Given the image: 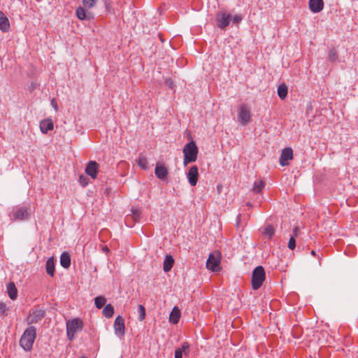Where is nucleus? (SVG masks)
I'll use <instances>...</instances> for the list:
<instances>
[{
  "label": "nucleus",
  "mask_w": 358,
  "mask_h": 358,
  "mask_svg": "<svg viewBox=\"0 0 358 358\" xmlns=\"http://www.w3.org/2000/svg\"><path fill=\"white\" fill-rule=\"evenodd\" d=\"M36 337V329L30 326L25 329L20 339V347L27 352L32 350L33 344Z\"/></svg>",
  "instance_id": "f257e3e1"
},
{
  "label": "nucleus",
  "mask_w": 358,
  "mask_h": 358,
  "mask_svg": "<svg viewBox=\"0 0 358 358\" xmlns=\"http://www.w3.org/2000/svg\"><path fill=\"white\" fill-rule=\"evenodd\" d=\"M30 206L29 204L18 205L13 208L9 217L13 221H22L29 217Z\"/></svg>",
  "instance_id": "f03ea898"
},
{
  "label": "nucleus",
  "mask_w": 358,
  "mask_h": 358,
  "mask_svg": "<svg viewBox=\"0 0 358 358\" xmlns=\"http://www.w3.org/2000/svg\"><path fill=\"white\" fill-rule=\"evenodd\" d=\"M184 153V165L186 166L187 164L194 162L197 159L198 148L194 141H191L187 143L183 148Z\"/></svg>",
  "instance_id": "7ed1b4c3"
},
{
  "label": "nucleus",
  "mask_w": 358,
  "mask_h": 358,
  "mask_svg": "<svg viewBox=\"0 0 358 358\" xmlns=\"http://www.w3.org/2000/svg\"><path fill=\"white\" fill-rule=\"evenodd\" d=\"M266 279V273L264 268L262 266H257L252 273V287L254 290H257L261 287Z\"/></svg>",
  "instance_id": "20e7f679"
},
{
  "label": "nucleus",
  "mask_w": 358,
  "mask_h": 358,
  "mask_svg": "<svg viewBox=\"0 0 358 358\" xmlns=\"http://www.w3.org/2000/svg\"><path fill=\"white\" fill-rule=\"evenodd\" d=\"M83 327V322L79 319L68 321L66 323V334L69 340L72 341L74 338L75 334L78 331H81Z\"/></svg>",
  "instance_id": "39448f33"
},
{
  "label": "nucleus",
  "mask_w": 358,
  "mask_h": 358,
  "mask_svg": "<svg viewBox=\"0 0 358 358\" xmlns=\"http://www.w3.org/2000/svg\"><path fill=\"white\" fill-rule=\"evenodd\" d=\"M238 121L243 126L251 122L250 110L245 104L240 106L238 113Z\"/></svg>",
  "instance_id": "423d86ee"
},
{
  "label": "nucleus",
  "mask_w": 358,
  "mask_h": 358,
  "mask_svg": "<svg viewBox=\"0 0 358 358\" xmlns=\"http://www.w3.org/2000/svg\"><path fill=\"white\" fill-rule=\"evenodd\" d=\"M231 20V15L229 13H227L224 11H219L216 14V20L217 22V27L222 29L227 27Z\"/></svg>",
  "instance_id": "0eeeda50"
},
{
  "label": "nucleus",
  "mask_w": 358,
  "mask_h": 358,
  "mask_svg": "<svg viewBox=\"0 0 358 358\" xmlns=\"http://www.w3.org/2000/svg\"><path fill=\"white\" fill-rule=\"evenodd\" d=\"M45 311L43 310H30L27 318L28 324H36L45 317Z\"/></svg>",
  "instance_id": "6e6552de"
},
{
  "label": "nucleus",
  "mask_w": 358,
  "mask_h": 358,
  "mask_svg": "<svg viewBox=\"0 0 358 358\" xmlns=\"http://www.w3.org/2000/svg\"><path fill=\"white\" fill-rule=\"evenodd\" d=\"M220 258L214 253H210L206 262V268L216 272L220 269Z\"/></svg>",
  "instance_id": "1a4fd4ad"
},
{
  "label": "nucleus",
  "mask_w": 358,
  "mask_h": 358,
  "mask_svg": "<svg viewBox=\"0 0 358 358\" xmlns=\"http://www.w3.org/2000/svg\"><path fill=\"white\" fill-rule=\"evenodd\" d=\"M114 331L116 336L122 337L125 334L124 319L119 315L114 322Z\"/></svg>",
  "instance_id": "9d476101"
},
{
  "label": "nucleus",
  "mask_w": 358,
  "mask_h": 358,
  "mask_svg": "<svg viewBox=\"0 0 358 358\" xmlns=\"http://www.w3.org/2000/svg\"><path fill=\"white\" fill-rule=\"evenodd\" d=\"M99 164L95 161H90L88 162L85 167V173L90 176L92 179H96L97 177Z\"/></svg>",
  "instance_id": "9b49d317"
},
{
  "label": "nucleus",
  "mask_w": 358,
  "mask_h": 358,
  "mask_svg": "<svg viewBox=\"0 0 358 358\" xmlns=\"http://www.w3.org/2000/svg\"><path fill=\"white\" fill-rule=\"evenodd\" d=\"M293 158V150L291 148H285L282 150L280 157V164L282 166H287L289 164L288 161Z\"/></svg>",
  "instance_id": "f8f14e48"
},
{
  "label": "nucleus",
  "mask_w": 358,
  "mask_h": 358,
  "mask_svg": "<svg viewBox=\"0 0 358 358\" xmlns=\"http://www.w3.org/2000/svg\"><path fill=\"white\" fill-rule=\"evenodd\" d=\"M199 173L196 166H192L187 173V179L192 186H195L198 181Z\"/></svg>",
  "instance_id": "ddd939ff"
},
{
  "label": "nucleus",
  "mask_w": 358,
  "mask_h": 358,
  "mask_svg": "<svg viewBox=\"0 0 358 358\" xmlns=\"http://www.w3.org/2000/svg\"><path fill=\"white\" fill-rule=\"evenodd\" d=\"M155 173L156 177L159 180H165L168 175L167 168L163 164H157Z\"/></svg>",
  "instance_id": "4468645a"
},
{
  "label": "nucleus",
  "mask_w": 358,
  "mask_h": 358,
  "mask_svg": "<svg viewBox=\"0 0 358 358\" xmlns=\"http://www.w3.org/2000/svg\"><path fill=\"white\" fill-rule=\"evenodd\" d=\"M308 6L312 12L317 13L323 10L324 1L323 0H309Z\"/></svg>",
  "instance_id": "2eb2a0df"
},
{
  "label": "nucleus",
  "mask_w": 358,
  "mask_h": 358,
  "mask_svg": "<svg viewBox=\"0 0 358 358\" xmlns=\"http://www.w3.org/2000/svg\"><path fill=\"white\" fill-rule=\"evenodd\" d=\"M54 128L53 122L50 119H45L40 122V129L42 133L47 134Z\"/></svg>",
  "instance_id": "dca6fc26"
},
{
  "label": "nucleus",
  "mask_w": 358,
  "mask_h": 358,
  "mask_svg": "<svg viewBox=\"0 0 358 358\" xmlns=\"http://www.w3.org/2000/svg\"><path fill=\"white\" fill-rule=\"evenodd\" d=\"M10 28V23L8 17L2 11H0V30L3 32H7Z\"/></svg>",
  "instance_id": "f3484780"
},
{
  "label": "nucleus",
  "mask_w": 358,
  "mask_h": 358,
  "mask_svg": "<svg viewBox=\"0 0 358 358\" xmlns=\"http://www.w3.org/2000/svg\"><path fill=\"white\" fill-rule=\"evenodd\" d=\"M45 271L48 275L53 277L55 275V259L53 257L48 258L45 264Z\"/></svg>",
  "instance_id": "a211bd4d"
},
{
  "label": "nucleus",
  "mask_w": 358,
  "mask_h": 358,
  "mask_svg": "<svg viewBox=\"0 0 358 358\" xmlns=\"http://www.w3.org/2000/svg\"><path fill=\"white\" fill-rule=\"evenodd\" d=\"M7 292L10 299L15 300L17 297V290L13 282L7 285Z\"/></svg>",
  "instance_id": "6ab92c4d"
},
{
  "label": "nucleus",
  "mask_w": 358,
  "mask_h": 358,
  "mask_svg": "<svg viewBox=\"0 0 358 358\" xmlns=\"http://www.w3.org/2000/svg\"><path fill=\"white\" fill-rule=\"evenodd\" d=\"M174 264V259L171 255H166L164 264H163V269L164 272H169L171 270L172 267Z\"/></svg>",
  "instance_id": "aec40b11"
},
{
  "label": "nucleus",
  "mask_w": 358,
  "mask_h": 358,
  "mask_svg": "<svg viewBox=\"0 0 358 358\" xmlns=\"http://www.w3.org/2000/svg\"><path fill=\"white\" fill-rule=\"evenodd\" d=\"M61 266L64 268H69L71 265V256L68 252H63L60 257Z\"/></svg>",
  "instance_id": "412c9836"
},
{
  "label": "nucleus",
  "mask_w": 358,
  "mask_h": 358,
  "mask_svg": "<svg viewBox=\"0 0 358 358\" xmlns=\"http://www.w3.org/2000/svg\"><path fill=\"white\" fill-rule=\"evenodd\" d=\"M180 317V311L176 306H175L171 312L169 321L173 324H177L179 321Z\"/></svg>",
  "instance_id": "4be33fe9"
},
{
  "label": "nucleus",
  "mask_w": 358,
  "mask_h": 358,
  "mask_svg": "<svg viewBox=\"0 0 358 358\" xmlns=\"http://www.w3.org/2000/svg\"><path fill=\"white\" fill-rule=\"evenodd\" d=\"M76 16L80 20H90L91 19L90 15L87 14L85 9L83 7L79 6L76 10Z\"/></svg>",
  "instance_id": "5701e85b"
},
{
  "label": "nucleus",
  "mask_w": 358,
  "mask_h": 358,
  "mask_svg": "<svg viewBox=\"0 0 358 358\" xmlns=\"http://www.w3.org/2000/svg\"><path fill=\"white\" fill-rule=\"evenodd\" d=\"M278 95L281 99H285L287 95L288 88L285 84L280 85L278 87Z\"/></svg>",
  "instance_id": "b1692460"
},
{
  "label": "nucleus",
  "mask_w": 358,
  "mask_h": 358,
  "mask_svg": "<svg viewBox=\"0 0 358 358\" xmlns=\"http://www.w3.org/2000/svg\"><path fill=\"white\" fill-rule=\"evenodd\" d=\"M274 233L275 229L271 224L266 225L262 231L264 236L268 238V239H271L272 238V236L274 235Z\"/></svg>",
  "instance_id": "393cba45"
},
{
  "label": "nucleus",
  "mask_w": 358,
  "mask_h": 358,
  "mask_svg": "<svg viewBox=\"0 0 358 358\" xmlns=\"http://www.w3.org/2000/svg\"><path fill=\"white\" fill-rule=\"evenodd\" d=\"M138 165L143 170L148 169V163L147 158L142 154H140L137 159Z\"/></svg>",
  "instance_id": "a878e982"
},
{
  "label": "nucleus",
  "mask_w": 358,
  "mask_h": 358,
  "mask_svg": "<svg viewBox=\"0 0 358 358\" xmlns=\"http://www.w3.org/2000/svg\"><path fill=\"white\" fill-rule=\"evenodd\" d=\"M102 313L106 318L112 317L114 314L113 306L110 303L106 305L103 309Z\"/></svg>",
  "instance_id": "bb28decb"
},
{
  "label": "nucleus",
  "mask_w": 358,
  "mask_h": 358,
  "mask_svg": "<svg viewBox=\"0 0 358 358\" xmlns=\"http://www.w3.org/2000/svg\"><path fill=\"white\" fill-rule=\"evenodd\" d=\"M265 187V182L262 180L254 182L252 191L255 193H260Z\"/></svg>",
  "instance_id": "cd10ccee"
},
{
  "label": "nucleus",
  "mask_w": 358,
  "mask_h": 358,
  "mask_svg": "<svg viewBox=\"0 0 358 358\" xmlns=\"http://www.w3.org/2000/svg\"><path fill=\"white\" fill-rule=\"evenodd\" d=\"M106 303V299L104 296H99L94 299V303L97 308H101Z\"/></svg>",
  "instance_id": "c85d7f7f"
},
{
  "label": "nucleus",
  "mask_w": 358,
  "mask_h": 358,
  "mask_svg": "<svg viewBox=\"0 0 358 358\" xmlns=\"http://www.w3.org/2000/svg\"><path fill=\"white\" fill-rule=\"evenodd\" d=\"M328 58H329V61H331V62H335L338 61V52H336V50L334 49H331L329 52Z\"/></svg>",
  "instance_id": "c756f323"
},
{
  "label": "nucleus",
  "mask_w": 358,
  "mask_h": 358,
  "mask_svg": "<svg viewBox=\"0 0 358 358\" xmlns=\"http://www.w3.org/2000/svg\"><path fill=\"white\" fill-rule=\"evenodd\" d=\"M138 320L143 321L145 317V308L143 305L138 306Z\"/></svg>",
  "instance_id": "7c9ffc66"
},
{
  "label": "nucleus",
  "mask_w": 358,
  "mask_h": 358,
  "mask_svg": "<svg viewBox=\"0 0 358 358\" xmlns=\"http://www.w3.org/2000/svg\"><path fill=\"white\" fill-rule=\"evenodd\" d=\"M131 218L135 221L138 222L141 219V211L139 209H132L131 210Z\"/></svg>",
  "instance_id": "2f4dec72"
},
{
  "label": "nucleus",
  "mask_w": 358,
  "mask_h": 358,
  "mask_svg": "<svg viewBox=\"0 0 358 358\" xmlns=\"http://www.w3.org/2000/svg\"><path fill=\"white\" fill-rule=\"evenodd\" d=\"M82 1L86 8H92L95 6L97 0H83Z\"/></svg>",
  "instance_id": "473e14b6"
},
{
  "label": "nucleus",
  "mask_w": 358,
  "mask_h": 358,
  "mask_svg": "<svg viewBox=\"0 0 358 358\" xmlns=\"http://www.w3.org/2000/svg\"><path fill=\"white\" fill-rule=\"evenodd\" d=\"M288 248L290 250H294L296 248V241L295 238H294V236H291L289 243H288Z\"/></svg>",
  "instance_id": "72a5a7b5"
},
{
  "label": "nucleus",
  "mask_w": 358,
  "mask_h": 358,
  "mask_svg": "<svg viewBox=\"0 0 358 358\" xmlns=\"http://www.w3.org/2000/svg\"><path fill=\"white\" fill-rule=\"evenodd\" d=\"M80 183L85 187L88 184L87 178L84 176H80L79 178Z\"/></svg>",
  "instance_id": "f704fd0d"
},
{
  "label": "nucleus",
  "mask_w": 358,
  "mask_h": 358,
  "mask_svg": "<svg viewBox=\"0 0 358 358\" xmlns=\"http://www.w3.org/2000/svg\"><path fill=\"white\" fill-rule=\"evenodd\" d=\"M175 358H182V350L177 348L175 351Z\"/></svg>",
  "instance_id": "c9c22d12"
},
{
  "label": "nucleus",
  "mask_w": 358,
  "mask_h": 358,
  "mask_svg": "<svg viewBox=\"0 0 358 358\" xmlns=\"http://www.w3.org/2000/svg\"><path fill=\"white\" fill-rule=\"evenodd\" d=\"M165 84L169 86L171 89H173L175 87V85L173 84V82L171 78H166L165 80Z\"/></svg>",
  "instance_id": "e433bc0d"
},
{
  "label": "nucleus",
  "mask_w": 358,
  "mask_h": 358,
  "mask_svg": "<svg viewBox=\"0 0 358 358\" xmlns=\"http://www.w3.org/2000/svg\"><path fill=\"white\" fill-rule=\"evenodd\" d=\"M182 350V353L186 352L187 350L189 348V345L187 342H185L182 343V347L180 348Z\"/></svg>",
  "instance_id": "4c0bfd02"
},
{
  "label": "nucleus",
  "mask_w": 358,
  "mask_h": 358,
  "mask_svg": "<svg viewBox=\"0 0 358 358\" xmlns=\"http://www.w3.org/2000/svg\"><path fill=\"white\" fill-rule=\"evenodd\" d=\"M6 310V306L5 303L0 302V314L3 315Z\"/></svg>",
  "instance_id": "58836bf2"
},
{
  "label": "nucleus",
  "mask_w": 358,
  "mask_h": 358,
  "mask_svg": "<svg viewBox=\"0 0 358 358\" xmlns=\"http://www.w3.org/2000/svg\"><path fill=\"white\" fill-rule=\"evenodd\" d=\"M242 20V17L239 15H235L234 17H233V22L234 23H238L241 21Z\"/></svg>",
  "instance_id": "ea45409f"
},
{
  "label": "nucleus",
  "mask_w": 358,
  "mask_h": 358,
  "mask_svg": "<svg viewBox=\"0 0 358 358\" xmlns=\"http://www.w3.org/2000/svg\"><path fill=\"white\" fill-rule=\"evenodd\" d=\"M51 105L52 106V107L55 108V110H58L57 103V102H56L55 99H52L51 100Z\"/></svg>",
  "instance_id": "a19ab883"
},
{
  "label": "nucleus",
  "mask_w": 358,
  "mask_h": 358,
  "mask_svg": "<svg viewBox=\"0 0 358 358\" xmlns=\"http://www.w3.org/2000/svg\"><path fill=\"white\" fill-rule=\"evenodd\" d=\"M299 231V229L298 227H296L293 229V234L292 236H294V238L298 236V232Z\"/></svg>",
  "instance_id": "79ce46f5"
},
{
  "label": "nucleus",
  "mask_w": 358,
  "mask_h": 358,
  "mask_svg": "<svg viewBox=\"0 0 358 358\" xmlns=\"http://www.w3.org/2000/svg\"><path fill=\"white\" fill-rule=\"evenodd\" d=\"M105 6H106V10H109V8H110V3H108V2H107V1H106V2L105 3Z\"/></svg>",
  "instance_id": "37998d69"
},
{
  "label": "nucleus",
  "mask_w": 358,
  "mask_h": 358,
  "mask_svg": "<svg viewBox=\"0 0 358 358\" xmlns=\"http://www.w3.org/2000/svg\"><path fill=\"white\" fill-rule=\"evenodd\" d=\"M222 187V185H217V191H218L219 192H220V190H221Z\"/></svg>",
  "instance_id": "c03bdc74"
},
{
  "label": "nucleus",
  "mask_w": 358,
  "mask_h": 358,
  "mask_svg": "<svg viewBox=\"0 0 358 358\" xmlns=\"http://www.w3.org/2000/svg\"><path fill=\"white\" fill-rule=\"evenodd\" d=\"M310 254H311L312 255H315V250H312V251H311V252H310Z\"/></svg>",
  "instance_id": "a18cd8bd"
},
{
  "label": "nucleus",
  "mask_w": 358,
  "mask_h": 358,
  "mask_svg": "<svg viewBox=\"0 0 358 358\" xmlns=\"http://www.w3.org/2000/svg\"><path fill=\"white\" fill-rule=\"evenodd\" d=\"M80 358H86V357L83 355V356H81Z\"/></svg>",
  "instance_id": "49530a36"
}]
</instances>
